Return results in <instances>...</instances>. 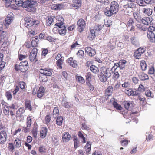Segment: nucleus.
Masks as SVG:
<instances>
[{
	"instance_id": "obj_1",
	"label": "nucleus",
	"mask_w": 155,
	"mask_h": 155,
	"mask_svg": "<svg viewBox=\"0 0 155 155\" xmlns=\"http://www.w3.org/2000/svg\"><path fill=\"white\" fill-rule=\"evenodd\" d=\"M112 72L109 68H107L105 67H102L98 74L99 79L102 82H105L107 80V78H110L111 76Z\"/></svg>"
},
{
	"instance_id": "obj_2",
	"label": "nucleus",
	"mask_w": 155,
	"mask_h": 155,
	"mask_svg": "<svg viewBox=\"0 0 155 155\" xmlns=\"http://www.w3.org/2000/svg\"><path fill=\"white\" fill-rule=\"evenodd\" d=\"M37 3L32 0H26L24 2L23 8L28 12H33L35 11Z\"/></svg>"
},
{
	"instance_id": "obj_3",
	"label": "nucleus",
	"mask_w": 155,
	"mask_h": 155,
	"mask_svg": "<svg viewBox=\"0 0 155 155\" xmlns=\"http://www.w3.org/2000/svg\"><path fill=\"white\" fill-rule=\"evenodd\" d=\"M146 51L145 48L140 47L137 49L134 52V56L136 59L141 58L142 54L144 53Z\"/></svg>"
},
{
	"instance_id": "obj_4",
	"label": "nucleus",
	"mask_w": 155,
	"mask_h": 155,
	"mask_svg": "<svg viewBox=\"0 0 155 155\" xmlns=\"http://www.w3.org/2000/svg\"><path fill=\"white\" fill-rule=\"evenodd\" d=\"M25 26L27 28H30L34 25H37L39 23L38 20H35L31 18H28L25 20Z\"/></svg>"
},
{
	"instance_id": "obj_5",
	"label": "nucleus",
	"mask_w": 155,
	"mask_h": 155,
	"mask_svg": "<svg viewBox=\"0 0 155 155\" xmlns=\"http://www.w3.org/2000/svg\"><path fill=\"white\" fill-rule=\"evenodd\" d=\"M58 23H56L54 25L56 26L59 28L58 32L59 34L61 35H65L66 33V29L65 26L64 24H59Z\"/></svg>"
},
{
	"instance_id": "obj_6",
	"label": "nucleus",
	"mask_w": 155,
	"mask_h": 155,
	"mask_svg": "<svg viewBox=\"0 0 155 155\" xmlns=\"http://www.w3.org/2000/svg\"><path fill=\"white\" fill-rule=\"evenodd\" d=\"M78 28L80 32H82L83 30L85 25V21L82 19H80L77 22Z\"/></svg>"
},
{
	"instance_id": "obj_7",
	"label": "nucleus",
	"mask_w": 155,
	"mask_h": 155,
	"mask_svg": "<svg viewBox=\"0 0 155 155\" xmlns=\"http://www.w3.org/2000/svg\"><path fill=\"white\" fill-rule=\"evenodd\" d=\"M110 9L113 12H114V13L116 14L118 11L119 8V5L116 1L112 2L110 5Z\"/></svg>"
},
{
	"instance_id": "obj_8",
	"label": "nucleus",
	"mask_w": 155,
	"mask_h": 155,
	"mask_svg": "<svg viewBox=\"0 0 155 155\" xmlns=\"http://www.w3.org/2000/svg\"><path fill=\"white\" fill-rule=\"evenodd\" d=\"M7 139V134L5 130L1 131L0 132V143L5 144Z\"/></svg>"
},
{
	"instance_id": "obj_9",
	"label": "nucleus",
	"mask_w": 155,
	"mask_h": 155,
	"mask_svg": "<svg viewBox=\"0 0 155 155\" xmlns=\"http://www.w3.org/2000/svg\"><path fill=\"white\" fill-rule=\"evenodd\" d=\"M13 15L12 13L8 15L7 17L3 22L5 25L6 26L7 25H9L11 23L13 20Z\"/></svg>"
},
{
	"instance_id": "obj_10",
	"label": "nucleus",
	"mask_w": 155,
	"mask_h": 155,
	"mask_svg": "<svg viewBox=\"0 0 155 155\" xmlns=\"http://www.w3.org/2000/svg\"><path fill=\"white\" fill-rule=\"evenodd\" d=\"M127 3L124 6L125 8H135L136 5L134 3L135 0H127Z\"/></svg>"
},
{
	"instance_id": "obj_11",
	"label": "nucleus",
	"mask_w": 155,
	"mask_h": 155,
	"mask_svg": "<svg viewBox=\"0 0 155 155\" xmlns=\"http://www.w3.org/2000/svg\"><path fill=\"white\" fill-rule=\"evenodd\" d=\"M126 63V61L125 60H120L118 63L115 64L113 66V68L115 67L119 70V69H123L124 68Z\"/></svg>"
},
{
	"instance_id": "obj_12",
	"label": "nucleus",
	"mask_w": 155,
	"mask_h": 155,
	"mask_svg": "<svg viewBox=\"0 0 155 155\" xmlns=\"http://www.w3.org/2000/svg\"><path fill=\"white\" fill-rule=\"evenodd\" d=\"M86 52L90 56H93L96 54V51L94 49L90 47H87L85 49Z\"/></svg>"
},
{
	"instance_id": "obj_13",
	"label": "nucleus",
	"mask_w": 155,
	"mask_h": 155,
	"mask_svg": "<svg viewBox=\"0 0 155 155\" xmlns=\"http://www.w3.org/2000/svg\"><path fill=\"white\" fill-rule=\"evenodd\" d=\"M71 138V135L68 132H65L62 134V139L64 142H68L70 140Z\"/></svg>"
},
{
	"instance_id": "obj_14",
	"label": "nucleus",
	"mask_w": 155,
	"mask_h": 155,
	"mask_svg": "<svg viewBox=\"0 0 155 155\" xmlns=\"http://www.w3.org/2000/svg\"><path fill=\"white\" fill-rule=\"evenodd\" d=\"M45 88L42 86H41L37 91V96L38 98H41L44 95L45 92Z\"/></svg>"
},
{
	"instance_id": "obj_15",
	"label": "nucleus",
	"mask_w": 155,
	"mask_h": 155,
	"mask_svg": "<svg viewBox=\"0 0 155 155\" xmlns=\"http://www.w3.org/2000/svg\"><path fill=\"white\" fill-rule=\"evenodd\" d=\"M21 64L19 63V66H18L15 65V69L17 71H20L21 72H25L28 69V68L24 67L23 65H21Z\"/></svg>"
},
{
	"instance_id": "obj_16",
	"label": "nucleus",
	"mask_w": 155,
	"mask_h": 155,
	"mask_svg": "<svg viewBox=\"0 0 155 155\" xmlns=\"http://www.w3.org/2000/svg\"><path fill=\"white\" fill-rule=\"evenodd\" d=\"M147 37L151 42H155V34L153 32L148 31L147 33Z\"/></svg>"
},
{
	"instance_id": "obj_17",
	"label": "nucleus",
	"mask_w": 155,
	"mask_h": 155,
	"mask_svg": "<svg viewBox=\"0 0 155 155\" xmlns=\"http://www.w3.org/2000/svg\"><path fill=\"white\" fill-rule=\"evenodd\" d=\"M31 45L33 47H37L38 44V37L36 36L33 37L31 39Z\"/></svg>"
},
{
	"instance_id": "obj_18",
	"label": "nucleus",
	"mask_w": 155,
	"mask_h": 155,
	"mask_svg": "<svg viewBox=\"0 0 155 155\" xmlns=\"http://www.w3.org/2000/svg\"><path fill=\"white\" fill-rule=\"evenodd\" d=\"M123 104L125 108L127 110H130L133 104L130 101H125L123 102Z\"/></svg>"
},
{
	"instance_id": "obj_19",
	"label": "nucleus",
	"mask_w": 155,
	"mask_h": 155,
	"mask_svg": "<svg viewBox=\"0 0 155 155\" xmlns=\"http://www.w3.org/2000/svg\"><path fill=\"white\" fill-rule=\"evenodd\" d=\"M72 138H73V141L74 143V148H77L79 146L80 143L77 136L75 135H73L72 137Z\"/></svg>"
},
{
	"instance_id": "obj_20",
	"label": "nucleus",
	"mask_w": 155,
	"mask_h": 155,
	"mask_svg": "<svg viewBox=\"0 0 155 155\" xmlns=\"http://www.w3.org/2000/svg\"><path fill=\"white\" fill-rule=\"evenodd\" d=\"M48 132V129L46 127H42L40 131L41 137L43 138H45L46 135Z\"/></svg>"
},
{
	"instance_id": "obj_21",
	"label": "nucleus",
	"mask_w": 155,
	"mask_h": 155,
	"mask_svg": "<svg viewBox=\"0 0 155 155\" xmlns=\"http://www.w3.org/2000/svg\"><path fill=\"white\" fill-rule=\"evenodd\" d=\"M118 70V69L117 68H116L115 67L114 68H113V66L112 67L111 70H111V71H112L111 73L113 72L112 70H114V74L113 75V77L114 78L116 79H118L119 77V74L118 71H117V70Z\"/></svg>"
},
{
	"instance_id": "obj_22",
	"label": "nucleus",
	"mask_w": 155,
	"mask_h": 155,
	"mask_svg": "<svg viewBox=\"0 0 155 155\" xmlns=\"http://www.w3.org/2000/svg\"><path fill=\"white\" fill-rule=\"evenodd\" d=\"M130 40L131 44L136 46L139 45V41L138 39L134 36H133L130 38Z\"/></svg>"
},
{
	"instance_id": "obj_23",
	"label": "nucleus",
	"mask_w": 155,
	"mask_h": 155,
	"mask_svg": "<svg viewBox=\"0 0 155 155\" xmlns=\"http://www.w3.org/2000/svg\"><path fill=\"white\" fill-rule=\"evenodd\" d=\"M116 42V38H115L113 37L111 39L108 44L109 47L110 48H114Z\"/></svg>"
},
{
	"instance_id": "obj_24",
	"label": "nucleus",
	"mask_w": 155,
	"mask_h": 155,
	"mask_svg": "<svg viewBox=\"0 0 155 155\" xmlns=\"http://www.w3.org/2000/svg\"><path fill=\"white\" fill-rule=\"evenodd\" d=\"M95 36V31L94 29H91L90 30L88 38L90 40H93Z\"/></svg>"
},
{
	"instance_id": "obj_25",
	"label": "nucleus",
	"mask_w": 155,
	"mask_h": 155,
	"mask_svg": "<svg viewBox=\"0 0 155 155\" xmlns=\"http://www.w3.org/2000/svg\"><path fill=\"white\" fill-rule=\"evenodd\" d=\"M138 76L139 78L142 81H144L149 79L148 76L143 73H140Z\"/></svg>"
},
{
	"instance_id": "obj_26",
	"label": "nucleus",
	"mask_w": 155,
	"mask_h": 155,
	"mask_svg": "<svg viewBox=\"0 0 155 155\" xmlns=\"http://www.w3.org/2000/svg\"><path fill=\"white\" fill-rule=\"evenodd\" d=\"M72 58H70L68 60V63L70 64L71 66L74 68H75L77 64V61L75 60H73Z\"/></svg>"
},
{
	"instance_id": "obj_27",
	"label": "nucleus",
	"mask_w": 155,
	"mask_h": 155,
	"mask_svg": "<svg viewBox=\"0 0 155 155\" xmlns=\"http://www.w3.org/2000/svg\"><path fill=\"white\" fill-rule=\"evenodd\" d=\"M142 12L146 15L150 16L152 14V10L148 8H146L143 9Z\"/></svg>"
},
{
	"instance_id": "obj_28",
	"label": "nucleus",
	"mask_w": 155,
	"mask_h": 155,
	"mask_svg": "<svg viewBox=\"0 0 155 155\" xmlns=\"http://www.w3.org/2000/svg\"><path fill=\"white\" fill-rule=\"evenodd\" d=\"M91 144L90 142L88 141L84 147V149L85 150L86 153L87 154L89 153L90 152L91 149Z\"/></svg>"
},
{
	"instance_id": "obj_29",
	"label": "nucleus",
	"mask_w": 155,
	"mask_h": 155,
	"mask_svg": "<svg viewBox=\"0 0 155 155\" xmlns=\"http://www.w3.org/2000/svg\"><path fill=\"white\" fill-rule=\"evenodd\" d=\"M63 5L61 4H54L52 5L51 8L52 9L55 10H59L62 8Z\"/></svg>"
},
{
	"instance_id": "obj_30",
	"label": "nucleus",
	"mask_w": 155,
	"mask_h": 155,
	"mask_svg": "<svg viewBox=\"0 0 155 155\" xmlns=\"http://www.w3.org/2000/svg\"><path fill=\"white\" fill-rule=\"evenodd\" d=\"M105 14L107 16H111L113 14H115L114 12H113L112 11H111L110 9V8H107L106 9V11L105 12Z\"/></svg>"
},
{
	"instance_id": "obj_31",
	"label": "nucleus",
	"mask_w": 155,
	"mask_h": 155,
	"mask_svg": "<svg viewBox=\"0 0 155 155\" xmlns=\"http://www.w3.org/2000/svg\"><path fill=\"white\" fill-rule=\"evenodd\" d=\"M56 19L58 21V22L56 23H58V25L60 24L61 25V24H64L63 22L64 21V19L61 16L58 15L56 16Z\"/></svg>"
},
{
	"instance_id": "obj_32",
	"label": "nucleus",
	"mask_w": 155,
	"mask_h": 155,
	"mask_svg": "<svg viewBox=\"0 0 155 155\" xmlns=\"http://www.w3.org/2000/svg\"><path fill=\"white\" fill-rule=\"evenodd\" d=\"M14 143L16 147L19 148L21 146V141L19 138H17L15 140Z\"/></svg>"
},
{
	"instance_id": "obj_33",
	"label": "nucleus",
	"mask_w": 155,
	"mask_h": 155,
	"mask_svg": "<svg viewBox=\"0 0 155 155\" xmlns=\"http://www.w3.org/2000/svg\"><path fill=\"white\" fill-rule=\"evenodd\" d=\"M38 130V127L37 126H35L33 128L32 133L33 137L35 138L37 137V132Z\"/></svg>"
},
{
	"instance_id": "obj_34",
	"label": "nucleus",
	"mask_w": 155,
	"mask_h": 155,
	"mask_svg": "<svg viewBox=\"0 0 155 155\" xmlns=\"http://www.w3.org/2000/svg\"><path fill=\"white\" fill-rule=\"evenodd\" d=\"M90 69L92 72L95 74L97 73L98 71V68L94 65H91Z\"/></svg>"
},
{
	"instance_id": "obj_35",
	"label": "nucleus",
	"mask_w": 155,
	"mask_h": 155,
	"mask_svg": "<svg viewBox=\"0 0 155 155\" xmlns=\"http://www.w3.org/2000/svg\"><path fill=\"white\" fill-rule=\"evenodd\" d=\"M53 70L50 68H45V75L46 76H50L52 74Z\"/></svg>"
},
{
	"instance_id": "obj_36",
	"label": "nucleus",
	"mask_w": 155,
	"mask_h": 155,
	"mask_svg": "<svg viewBox=\"0 0 155 155\" xmlns=\"http://www.w3.org/2000/svg\"><path fill=\"white\" fill-rule=\"evenodd\" d=\"M63 118L61 116L58 117L56 120V124L60 126L62 124Z\"/></svg>"
},
{
	"instance_id": "obj_37",
	"label": "nucleus",
	"mask_w": 155,
	"mask_h": 155,
	"mask_svg": "<svg viewBox=\"0 0 155 155\" xmlns=\"http://www.w3.org/2000/svg\"><path fill=\"white\" fill-rule=\"evenodd\" d=\"M25 107L28 110L31 111L32 110V106L30 104V101L29 100H26L25 102Z\"/></svg>"
},
{
	"instance_id": "obj_38",
	"label": "nucleus",
	"mask_w": 155,
	"mask_h": 155,
	"mask_svg": "<svg viewBox=\"0 0 155 155\" xmlns=\"http://www.w3.org/2000/svg\"><path fill=\"white\" fill-rule=\"evenodd\" d=\"M81 4L79 3H77L76 2H73V3L71 4V6L74 8L78 9L81 6Z\"/></svg>"
},
{
	"instance_id": "obj_39",
	"label": "nucleus",
	"mask_w": 155,
	"mask_h": 155,
	"mask_svg": "<svg viewBox=\"0 0 155 155\" xmlns=\"http://www.w3.org/2000/svg\"><path fill=\"white\" fill-rule=\"evenodd\" d=\"M77 55L79 58H82L84 57V52L82 50H79L77 53Z\"/></svg>"
},
{
	"instance_id": "obj_40",
	"label": "nucleus",
	"mask_w": 155,
	"mask_h": 155,
	"mask_svg": "<svg viewBox=\"0 0 155 155\" xmlns=\"http://www.w3.org/2000/svg\"><path fill=\"white\" fill-rule=\"evenodd\" d=\"M15 3L18 6L23 7L24 2L22 0H15Z\"/></svg>"
},
{
	"instance_id": "obj_41",
	"label": "nucleus",
	"mask_w": 155,
	"mask_h": 155,
	"mask_svg": "<svg viewBox=\"0 0 155 155\" xmlns=\"http://www.w3.org/2000/svg\"><path fill=\"white\" fill-rule=\"evenodd\" d=\"M137 27L140 30L142 31H145L146 28H145L142 25L140 24H137L136 25Z\"/></svg>"
},
{
	"instance_id": "obj_42",
	"label": "nucleus",
	"mask_w": 155,
	"mask_h": 155,
	"mask_svg": "<svg viewBox=\"0 0 155 155\" xmlns=\"http://www.w3.org/2000/svg\"><path fill=\"white\" fill-rule=\"evenodd\" d=\"M141 68L142 71H145L147 68V64L145 61H143L140 63Z\"/></svg>"
},
{
	"instance_id": "obj_43",
	"label": "nucleus",
	"mask_w": 155,
	"mask_h": 155,
	"mask_svg": "<svg viewBox=\"0 0 155 155\" xmlns=\"http://www.w3.org/2000/svg\"><path fill=\"white\" fill-rule=\"evenodd\" d=\"M53 21L54 20L51 17H49L46 21V25L47 26H50Z\"/></svg>"
},
{
	"instance_id": "obj_44",
	"label": "nucleus",
	"mask_w": 155,
	"mask_h": 155,
	"mask_svg": "<svg viewBox=\"0 0 155 155\" xmlns=\"http://www.w3.org/2000/svg\"><path fill=\"white\" fill-rule=\"evenodd\" d=\"M113 105L114 107L116 108L117 109L121 110L122 107L121 105L119 104L117 102L114 101L113 103Z\"/></svg>"
},
{
	"instance_id": "obj_45",
	"label": "nucleus",
	"mask_w": 155,
	"mask_h": 155,
	"mask_svg": "<svg viewBox=\"0 0 155 155\" xmlns=\"http://www.w3.org/2000/svg\"><path fill=\"white\" fill-rule=\"evenodd\" d=\"M76 78L78 81L81 84H83L84 83L85 81L83 78L81 76H76Z\"/></svg>"
},
{
	"instance_id": "obj_46",
	"label": "nucleus",
	"mask_w": 155,
	"mask_h": 155,
	"mask_svg": "<svg viewBox=\"0 0 155 155\" xmlns=\"http://www.w3.org/2000/svg\"><path fill=\"white\" fill-rule=\"evenodd\" d=\"M136 2L140 6H146L143 0H136Z\"/></svg>"
},
{
	"instance_id": "obj_47",
	"label": "nucleus",
	"mask_w": 155,
	"mask_h": 155,
	"mask_svg": "<svg viewBox=\"0 0 155 155\" xmlns=\"http://www.w3.org/2000/svg\"><path fill=\"white\" fill-rule=\"evenodd\" d=\"M78 136L80 138L82 139L83 141H82V142L83 143H85V138L84 136L83 135L81 131L78 132Z\"/></svg>"
},
{
	"instance_id": "obj_48",
	"label": "nucleus",
	"mask_w": 155,
	"mask_h": 155,
	"mask_svg": "<svg viewBox=\"0 0 155 155\" xmlns=\"http://www.w3.org/2000/svg\"><path fill=\"white\" fill-rule=\"evenodd\" d=\"M36 56L34 54H30L29 55V59L31 61H35V62L37 61V60L36 59Z\"/></svg>"
},
{
	"instance_id": "obj_49",
	"label": "nucleus",
	"mask_w": 155,
	"mask_h": 155,
	"mask_svg": "<svg viewBox=\"0 0 155 155\" xmlns=\"http://www.w3.org/2000/svg\"><path fill=\"white\" fill-rule=\"evenodd\" d=\"M86 84L88 87L89 90L90 91H93L94 89V87L90 82H86Z\"/></svg>"
},
{
	"instance_id": "obj_50",
	"label": "nucleus",
	"mask_w": 155,
	"mask_h": 155,
	"mask_svg": "<svg viewBox=\"0 0 155 155\" xmlns=\"http://www.w3.org/2000/svg\"><path fill=\"white\" fill-rule=\"evenodd\" d=\"M38 150L39 152L41 153H45L46 152V149L45 146L41 145L39 146Z\"/></svg>"
},
{
	"instance_id": "obj_51",
	"label": "nucleus",
	"mask_w": 155,
	"mask_h": 155,
	"mask_svg": "<svg viewBox=\"0 0 155 155\" xmlns=\"http://www.w3.org/2000/svg\"><path fill=\"white\" fill-rule=\"evenodd\" d=\"M86 82H90L91 81V73L89 72H88L87 73L86 75Z\"/></svg>"
},
{
	"instance_id": "obj_52",
	"label": "nucleus",
	"mask_w": 155,
	"mask_h": 155,
	"mask_svg": "<svg viewBox=\"0 0 155 155\" xmlns=\"http://www.w3.org/2000/svg\"><path fill=\"white\" fill-rule=\"evenodd\" d=\"M27 127H29L31 126V119L30 116L27 117Z\"/></svg>"
},
{
	"instance_id": "obj_53",
	"label": "nucleus",
	"mask_w": 155,
	"mask_h": 155,
	"mask_svg": "<svg viewBox=\"0 0 155 155\" xmlns=\"http://www.w3.org/2000/svg\"><path fill=\"white\" fill-rule=\"evenodd\" d=\"M102 25L97 24L94 26V29L96 31H99L102 29Z\"/></svg>"
},
{
	"instance_id": "obj_54",
	"label": "nucleus",
	"mask_w": 155,
	"mask_h": 155,
	"mask_svg": "<svg viewBox=\"0 0 155 155\" xmlns=\"http://www.w3.org/2000/svg\"><path fill=\"white\" fill-rule=\"evenodd\" d=\"M146 95L147 97H150L152 98L153 97V94L152 93L151 91L150 90H147L145 92Z\"/></svg>"
},
{
	"instance_id": "obj_55",
	"label": "nucleus",
	"mask_w": 155,
	"mask_h": 155,
	"mask_svg": "<svg viewBox=\"0 0 155 155\" xmlns=\"http://www.w3.org/2000/svg\"><path fill=\"white\" fill-rule=\"evenodd\" d=\"M3 112L5 115H7L8 116H9V111L8 106H6L5 108H4Z\"/></svg>"
},
{
	"instance_id": "obj_56",
	"label": "nucleus",
	"mask_w": 155,
	"mask_h": 155,
	"mask_svg": "<svg viewBox=\"0 0 155 155\" xmlns=\"http://www.w3.org/2000/svg\"><path fill=\"white\" fill-rule=\"evenodd\" d=\"M62 105L65 108H68L70 107V105L69 104V103L67 101L63 100L62 101Z\"/></svg>"
},
{
	"instance_id": "obj_57",
	"label": "nucleus",
	"mask_w": 155,
	"mask_h": 155,
	"mask_svg": "<svg viewBox=\"0 0 155 155\" xmlns=\"http://www.w3.org/2000/svg\"><path fill=\"white\" fill-rule=\"evenodd\" d=\"M25 112L24 108L23 107L20 108L16 112V113L18 114H22Z\"/></svg>"
},
{
	"instance_id": "obj_58",
	"label": "nucleus",
	"mask_w": 155,
	"mask_h": 155,
	"mask_svg": "<svg viewBox=\"0 0 155 155\" xmlns=\"http://www.w3.org/2000/svg\"><path fill=\"white\" fill-rule=\"evenodd\" d=\"M5 96L8 100H11L12 98V96L11 93L8 91L5 94Z\"/></svg>"
},
{
	"instance_id": "obj_59",
	"label": "nucleus",
	"mask_w": 155,
	"mask_h": 155,
	"mask_svg": "<svg viewBox=\"0 0 155 155\" xmlns=\"http://www.w3.org/2000/svg\"><path fill=\"white\" fill-rule=\"evenodd\" d=\"M134 22V20L133 18H130L128 21L127 24V26L128 27L132 25V24Z\"/></svg>"
},
{
	"instance_id": "obj_60",
	"label": "nucleus",
	"mask_w": 155,
	"mask_h": 155,
	"mask_svg": "<svg viewBox=\"0 0 155 155\" xmlns=\"http://www.w3.org/2000/svg\"><path fill=\"white\" fill-rule=\"evenodd\" d=\"M59 112V110L58 107H56L54 108L53 111V114L54 117V115L58 114Z\"/></svg>"
},
{
	"instance_id": "obj_61",
	"label": "nucleus",
	"mask_w": 155,
	"mask_h": 155,
	"mask_svg": "<svg viewBox=\"0 0 155 155\" xmlns=\"http://www.w3.org/2000/svg\"><path fill=\"white\" fill-rule=\"evenodd\" d=\"M7 32L5 31L2 32V33L0 34V37L1 39H4L6 37L7 35Z\"/></svg>"
},
{
	"instance_id": "obj_62",
	"label": "nucleus",
	"mask_w": 155,
	"mask_h": 155,
	"mask_svg": "<svg viewBox=\"0 0 155 155\" xmlns=\"http://www.w3.org/2000/svg\"><path fill=\"white\" fill-rule=\"evenodd\" d=\"M154 69L153 67L150 68L148 71V73L150 74L154 75Z\"/></svg>"
},
{
	"instance_id": "obj_63",
	"label": "nucleus",
	"mask_w": 155,
	"mask_h": 155,
	"mask_svg": "<svg viewBox=\"0 0 155 155\" xmlns=\"http://www.w3.org/2000/svg\"><path fill=\"white\" fill-rule=\"evenodd\" d=\"M131 91L132 93V96H137L139 94V93L137 91H135V90H132L131 89Z\"/></svg>"
},
{
	"instance_id": "obj_64",
	"label": "nucleus",
	"mask_w": 155,
	"mask_h": 155,
	"mask_svg": "<svg viewBox=\"0 0 155 155\" xmlns=\"http://www.w3.org/2000/svg\"><path fill=\"white\" fill-rule=\"evenodd\" d=\"M38 49L36 48H34L31 51V53H30V54H34L37 55V53Z\"/></svg>"
}]
</instances>
